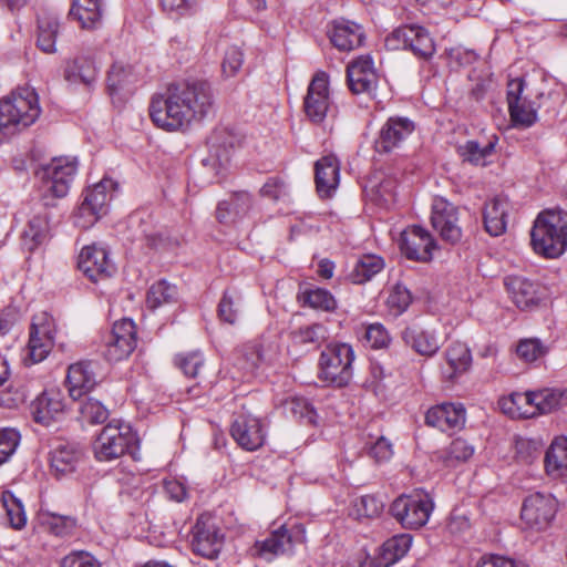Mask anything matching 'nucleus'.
Wrapping results in <instances>:
<instances>
[{"mask_svg":"<svg viewBox=\"0 0 567 567\" xmlns=\"http://www.w3.org/2000/svg\"><path fill=\"white\" fill-rule=\"evenodd\" d=\"M214 104L210 83L187 79L171 83L166 95H155L150 103L154 125L166 132L184 131L192 121L204 118Z\"/></svg>","mask_w":567,"mask_h":567,"instance_id":"1","label":"nucleus"},{"mask_svg":"<svg viewBox=\"0 0 567 567\" xmlns=\"http://www.w3.org/2000/svg\"><path fill=\"white\" fill-rule=\"evenodd\" d=\"M39 96L34 90L19 89L0 100V144L31 126L40 116Z\"/></svg>","mask_w":567,"mask_h":567,"instance_id":"2","label":"nucleus"},{"mask_svg":"<svg viewBox=\"0 0 567 567\" xmlns=\"http://www.w3.org/2000/svg\"><path fill=\"white\" fill-rule=\"evenodd\" d=\"M534 252L557 258L567 248V212L547 209L538 214L530 230Z\"/></svg>","mask_w":567,"mask_h":567,"instance_id":"3","label":"nucleus"},{"mask_svg":"<svg viewBox=\"0 0 567 567\" xmlns=\"http://www.w3.org/2000/svg\"><path fill=\"white\" fill-rule=\"evenodd\" d=\"M140 441L128 423L113 420L107 423L93 443L94 456L100 462H109L126 454L136 460Z\"/></svg>","mask_w":567,"mask_h":567,"instance_id":"4","label":"nucleus"},{"mask_svg":"<svg viewBox=\"0 0 567 567\" xmlns=\"http://www.w3.org/2000/svg\"><path fill=\"white\" fill-rule=\"evenodd\" d=\"M434 509L430 494L423 489H414L410 494H401L390 505L389 513L405 529L423 527Z\"/></svg>","mask_w":567,"mask_h":567,"instance_id":"5","label":"nucleus"},{"mask_svg":"<svg viewBox=\"0 0 567 567\" xmlns=\"http://www.w3.org/2000/svg\"><path fill=\"white\" fill-rule=\"evenodd\" d=\"M353 360L354 352L350 344H328L319 360L320 378L338 388L348 385L352 379Z\"/></svg>","mask_w":567,"mask_h":567,"instance_id":"6","label":"nucleus"},{"mask_svg":"<svg viewBox=\"0 0 567 567\" xmlns=\"http://www.w3.org/2000/svg\"><path fill=\"white\" fill-rule=\"evenodd\" d=\"M117 189V183L104 177L93 187H87L82 193V202L78 207L76 217H90L87 224L80 226L86 228L94 225L102 216L109 213V205Z\"/></svg>","mask_w":567,"mask_h":567,"instance_id":"7","label":"nucleus"},{"mask_svg":"<svg viewBox=\"0 0 567 567\" xmlns=\"http://www.w3.org/2000/svg\"><path fill=\"white\" fill-rule=\"evenodd\" d=\"M558 511V502L551 494L535 492L525 497L520 518L530 529H547Z\"/></svg>","mask_w":567,"mask_h":567,"instance_id":"8","label":"nucleus"},{"mask_svg":"<svg viewBox=\"0 0 567 567\" xmlns=\"http://www.w3.org/2000/svg\"><path fill=\"white\" fill-rule=\"evenodd\" d=\"M303 540L305 530L301 526L295 525L288 528L281 525L271 530L264 540H257L255 548L258 556L271 560L276 556L291 554L295 545Z\"/></svg>","mask_w":567,"mask_h":567,"instance_id":"9","label":"nucleus"},{"mask_svg":"<svg viewBox=\"0 0 567 567\" xmlns=\"http://www.w3.org/2000/svg\"><path fill=\"white\" fill-rule=\"evenodd\" d=\"M79 269L93 282L107 280L117 268L110 260V251L97 244L84 246L79 255Z\"/></svg>","mask_w":567,"mask_h":567,"instance_id":"10","label":"nucleus"},{"mask_svg":"<svg viewBox=\"0 0 567 567\" xmlns=\"http://www.w3.org/2000/svg\"><path fill=\"white\" fill-rule=\"evenodd\" d=\"M136 348V326L132 319L116 321L105 339L104 357L107 361L126 359Z\"/></svg>","mask_w":567,"mask_h":567,"instance_id":"11","label":"nucleus"},{"mask_svg":"<svg viewBox=\"0 0 567 567\" xmlns=\"http://www.w3.org/2000/svg\"><path fill=\"white\" fill-rule=\"evenodd\" d=\"M330 107L329 75L320 71L316 73L303 97V111L307 118L316 125L324 122Z\"/></svg>","mask_w":567,"mask_h":567,"instance_id":"12","label":"nucleus"},{"mask_svg":"<svg viewBox=\"0 0 567 567\" xmlns=\"http://www.w3.org/2000/svg\"><path fill=\"white\" fill-rule=\"evenodd\" d=\"M224 544V535L209 517L200 516L193 527L192 548L195 554L215 559Z\"/></svg>","mask_w":567,"mask_h":567,"instance_id":"13","label":"nucleus"},{"mask_svg":"<svg viewBox=\"0 0 567 567\" xmlns=\"http://www.w3.org/2000/svg\"><path fill=\"white\" fill-rule=\"evenodd\" d=\"M76 173V163L54 158L51 164L42 166L35 172L47 186V192L54 198L64 197Z\"/></svg>","mask_w":567,"mask_h":567,"instance_id":"14","label":"nucleus"},{"mask_svg":"<svg viewBox=\"0 0 567 567\" xmlns=\"http://www.w3.org/2000/svg\"><path fill=\"white\" fill-rule=\"evenodd\" d=\"M347 83L352 94L372 95L378 85L374 62L370 54H363L347 65Z\"/></svg>","mask_w":567,"mask_h":567,"instance_id":"15","label":"nucleus"},{"mask_svg":"<svg viewBox=\"0 0 567 567\" xmlns=\"http://www.w3.org/2000/svg\"><path fill=\"white\" fill-rule=\"evenodd\" d=\"M399 247L408 259L414 261H429L436 241L431 234L420 225H413L409 231L401 233Z\"/></svg>","mask_w":567,"mask_h":567,"instance_id":"16","label":"nucleus"},{"mask_svg":"<svg viewBox=\"0 0 567 567\" xmlns=\"http://www.w3.org/2000/svg\"><path fill=\"white\" fill-rule=\"evenodd\" d=\"M99 370V362L93 360L79 361L69 367L66 381L73 400H81L95 388L100 377Z\"/></svg>","mask_w":567,"mask_h":567,"instance_id":"17","label":"nucleus"},{"mask_svg":"<svg viewBox=\"0 0 567 567\" xmlns=\"http://www.w3.org/2000/svg\"><path fill=\"white\" fill-rule=\"evenodd\" d=\"M415 130V124L409 117L391 116L386 120L374 141V150L379 154H388L398 147L402 141Z\"/></svg>","mask_w":567,"mask_h":567,"instance_id":"18","label":"nucleus"},{"mask_svg":"<svg viewBox=\"0 0 567 567\" xmlns=\"http://www.w3.org/2000/svg\"><path fill=\"white\" fill-rule=\"evenodd\" d=\"M565 400V393L556 389H543L539 391H529L526 393H513V404L525 402L534 410L530 412L525 411L523 414L526 416H534L536 414H546L557 410Z\"/></svg>","mask_w":567,"mask_h":567,"instance_id":"19","label":"nucleus"},{"mask_svg":"<svg viewBox=\"0 0 567 567\" xmlns=\"http://www.w3.org/2000/svg\"><path fill=\"white\" fill-rule=\"evenodd\" d=\"M83 458L79 444L58 441L50 452V470L58 480L69 476L76 471Z\"/></svg>","mask_w":567,"mask_h":567,"instance_id":"20","label":"nucleus"},{"mask_svg":"<svg viewBox=\"0 0 567 567\" xmlns=\"http://www.w3.org/2000/svg\"><path fill=\"white\" fill-rule=\"evenodd\" d=\"M233 439L247 451H256L265 443L266 434L258 417L239 415L230 427Z\"/></svg>","mask_w":567,"mask_h":567,"instance_id":"21","label":"nucleus"},{"mask_svg":"<svg viewBox=\"0 0 567 567\" xmlns=\"http://www.w3.org/2000/svg\"><path fill=\"white\" fill-rule=\"evenodd\" d=\"M316 189L320 198H330L340 182V161L334 154H328L315 163Z\"/></svg>","mask_w":567,"mask_h":567,"instance_id":"22","label":"nucleus"},{"mask_svg":"<svg viewBox=\"0 0 567 567\" xmlns=\"http://www.w3.org/2000/svg\"><path fill=\"white\" fill-rule=\"evenodd\" d=\"M327 35L339 51H351L363 45L365 34L362 27L353 21L333 20Z\"/></svg>","mask_w":567,"mask_h":567,"instance_id":"23","label":"nucleus"},{"mask_svg":"<svg viewBox=\"0 0 567 567\" xmlns=\"http://www.w3.org/2000/svg\"><path fill=\"white\" fill-rule=\"evenodd\" d=\"M463 404L442 403L427 410L425 423L443 432L461 429L465 423Z\"/></svg>","mask_w":567,"mask_h":567,"instance_id":"24","label":"nucleus"},{"mask_svg":"<svg viewBox=\"0 0 567 567\" xmlns=\"http://www.w3.org/2000/svg\"><path fill=\"white\" fill-rule=\"evenodd\" d=\"M405 346L423 357H433L442 347V341L434 330L413 324L401 332Z\"/></svg>","mask_w":567,"mask_h":567,"instance_id":"25","label":"nucleus"},{"mask_svg":"<svg viewBox=\"0 0 567 567\" xmlns=\"http://www.w3.org/2000/svg\"><path fill=\"white\" fill-rule=\"evenodd\" d=\"M44 320V313L41 317H34L31 327L28 342V351L31 363L43 361L50 353L53 347V336L51 334L50 326L38 320Z\"/></svg>","mask_w":567,"mask_h":567,"instance_id":"26","label":"nucleus"},{"mask_svg":"<svg viewBox=\"0 0 567 567\" xmlns=\"http://www.w3.org/2000/svg\"><path fill=\"white\" fill-rule=\"evenodd\" d=\"M64 402L59 391H44L31 403V413L37 423L50 425L64 411Z\"/></svg>","mask_w":567,"mask_h":567,"instance_id":"27","label":"nucleus"},{"mask_svg":"<svg viewBox=\"0 0 567 567\" xmlns=\"http://www.w3.org/2000/svg\"><path fill=\"white\" fill-rule=\"evenodd\" d=\"M252 207V197L245 190L235 192L229 199L218 203L216 218L220 224L229 225L243 219Z\"/></svg>","mask_w":567,"mask_h":567,"instance_id":"28","label":"nucleus"},{"mask_svg":"<svg viewBox=\"0 0 567 567\" xmlns=\"http://www.w3.org/2000/svg\"><path fill=\"white\" fill-rule=\"evenodd\" d=\"M63 78L70 84L83 83L91 87L97 78V68L93 58L78 55L65 62Z\"/></svg>","mask_w":567,"mask_h":567,"instance_id":"29","label":"nucleus"},{"mask_svg":"<svg viewBox=\"0 0 567 567\" xmlns=\"http://www.w3.org/2000/svg\"><path fill=\"white\" fill-rule=\"evenodd\" d=\"M456 214L453 207L439 210L436 206L433 207L431 224L440 236L446 243L452 245L457 244L462 238V230L456 225Z\"/></svg>","mask_w":567,"mask_h":567,"instance_id":"30","label":"nucleus"},{"mask_svg":"<svg viewBox=\"0 0 567 567\" xmlns=\"http://www.w3.org/2000/svg\"><path fill=\"white\" fill-rule=\"evenodd\" d=\"M447 368L443 369V375L453 380L466 372L472 364V354L470 348L462 342H455L445 351Z\"/></svg>","mask_w":567,"mask_h":567,"instance_id":"31","label":"nucleus"},{"mask_svg":"<svg viewBox=\"0 0 567 567\" xmlns=\"http://www.w3.org/2000/svg\"><path fill=\"white\" fill-rule=\"evenodd\" d=\"M208 144L210 145V154L202 159V165L210 167L217 175L218 169L230 159L234 148L233 141L230 137L223 138L218 133H215L208 138Z\"/></svg>","mask_w":567,"mask_h":567,"instance_id":"32","label":"nucleus"},{"mask_svg":"<svg viewBox=\"0 0 567 567\" xmlns=\"http://www.w3.org/2000/svg\"><path fill=\"white\" fill-rule=\"evenodd\" d=\"M80 0H73L69 17L78 20L83 29H96L101 24L103 14V2L84 0V4L79 3Z\"/></svg>","mask_w":567,"mask_h":567,"instance_id":"33","label":"nucleus"},{"mask_svg":"<svg viewBox=\"0 0 567 567\" xmlns=\"http://www.w3.org/2000/svg\"><path fill=\"white\" fill-rule=\"evenodd\" d=\"M134 82L135 74L132 66L114 63L107 73L106 89L111 96L131 94Z\"/></svg>","mask_w":567,"mask_h":567,"instance_id":"34","label":"nucleus"},{"mask_svg":"<svg viewBox=\"0 0 567 567\" xmlns=\"http://www.w3.org/2000/svg\"><path fill=\"white\" fill-rule=\"evenodd\" d=\"M37 47L44 53L56 52V38L59 34L60 22L56 17L42 14L38 17Z\"/></svg>","mask_w":567,"mask_h":567,"instance_id":"35","label":"nucleus"},{"mask_svg":"<svg viewBox=\"0 0 567 567\" xmlns=\"http://www.w3.org/2000/svg\"><path fill=\"white\" fill-rule=\"evenodd\" d=\"M497 141L498 137L494 136L486 145L481 146L477 141L470 140L457 147V153L462 157L463 162H468L475 166H486V158L495 152Z\"/></svg>","mask_w":567,"mask_h":567,"instance_id":"36","label":"nucleus"},{"mask_svg":"<svg viewBox=\"0 0 567 567\" xmlns=\"http://www.w3.org/2000/svg\"><path fill=\"white\" fill-rule=\"evenodd\" d=\"M298 302L301 307H308L319 311L332 312L337 309V300L333 295L322 288L306 289L298 293Z\"/></svg>","mask_w":567,"mask_h":567,"instance_id":"37","label":"nucleus"},{"mask_svg":"<svg viewBox=\"0 0 567 567\" xmlns=\"http://www.w3.org/2000/svg\"><path fill=\"white\" fill-rule=\"evenodd\" d=\"M409 51L423 61H430L436 52L434 39L429 30L420 24L413 23V31L410 37Z\"/></svg>","mask_w":567,"mask_h":567,"instance_id":"38","label":"nucleus"},{"mask_svg":"<svg viewBox=\"0 0 567 567\" xmlns=\"http://www.w3.org/2000/svg\"><path fill=\"white\" fill-rule=\"evenodd\" d=\"M507 213L502 200L495 198L483 210L485 230L491 236H499L506 230Z\"/></svg>","mask_w":567,"mask_h":567,"instance_id":"39","label":"nucleus"},{"mask_svg":"<svg viewBox=\"0 0 567 567\" xmlns=\"http://www.w3.org/2000/svg\"><path fill=\"white\" fill-rule=\"evenodd\" d=\"M474 454V446L466 440L457 437L443 451L437 453V458L447 467H454L461 462H466Z\"/></svg>","mask_w":567,"mask_h":567,"instance_id":"40","label":"nucleus"},{"mask_svg":"<svg viewBox=\"0 0 567 567\" xmlns=\"http://www.w3.org/2000/svg\"><path fill=\"white\" fill-rule=\"evenodd\" d=\"M508 296L517 308L532 310L545 298L544 290H535V286H505Z\"/></svg>","mask_w":567,"mask_h":567,"instance_id":"41","label":"nucleus"},{"mask_svg":"<svg viewBox=\"0 0 567 567\" xmlns=\"http://www.w3.org/2000/svg\"><path fill=\"white\" fill-rule=\"evenodd\" d=\"M384 267V260L377 255H364L355 261L351 284H365Z\"/></svg>","mask_w":567,"mask_h":567,"instance_id":"42","label":"nucleus"},{"mask_svg":"<svg viewBox=\"0 0 567 567\" xmlns=\"http://www.w3.org/2000/svg\"><path fill=\"white\" fill-rule=\"evenodd\" d=\"M289 338L297 346H318L327 339V328L322 323H312L293 329Z\"/></svg>","mask_w":567,"mask_h":567,"instance_id":"43","label":"nucleus"},{"mask_svg":"<svg viewBox=\"0 0 567 567\" xmlns=\"http://www.w3.org/2000/svg\"><path fill=\"white\" fill-rule=\"evenodd\" d=\"M412 545V535L399 534L388 539L383 548V559L386 561L382 567L393 565L406 555Z\"/></svg>","mask_w":567,"mask_h":567,"instance_id":"44","label":"nucleus"},{"mask_svg":"<svg viewBox=\"0 0 567 567\" xmlns=\"http://www.w3.org/2000/svg\"><path fill=\"white\" fill-rule=\"evenodd\" d=\"M567 467V439L557 437L545 455V468L548 474H555Z\"/></svg>","mask_w":567,"mask_h":567,"instance_id":"45","label":"nucleus"},{"mask_svg":"<svg viewBox=\"0 0 567 567\" xmlns=\"http://www.w3.org/2000/svg\"><path fill=\"white\" fill-rule=\"evenodd\" d=\"M47 217L41 215L33 216L29 220L27 229L23 231V243L28 250L32 251L41 245L47 237Z\"/></svg>","mask_w":567,"mask_h":567,"instance_id":"46","label":"nucleus"},{"mask_svg":"<svg viewBox=\"0 0 567 567\" xmlns=\"http://www.w3.org/2000/svg\"><path fill=\"white\" fill-rule=\"evenodd\" d=\"M511 122L514 127L527 128L537 122V110L534 103L524 97L523 102L516 103V109L508 106Z\"/></svg>","mask_w":567,"mask_h":567,"instance_id":"47","label":"nucleus"},{"mask_svg":"<svg viewBox=\"0 0 567 567\" xmlns=\"http://www.w3.org/2000/svg\"><path fill=\"white\" fill-rule=\"evenodd\" d=\"M241 297L236 289H227L218 305L219 318L230 324L237 320Z\"/></svg>","mask_w":567,"mask_h":567,"instance_id":"48","label":"nucleus"},{"mask_svg":"<svg viewBox=\"0 0 567 567\" xmlns=\"http://www.w3.org/2000/svg\"><path fill=\"white\" fill-rule=\"evenodd\" d=\"M411 302L412 293L406 286H392L385 301L389 312L394 317L402 315Z\"/></svg>","mask_w":567,"mask_h":567,"instance_id":"49","label":"nucleus"},{"mask_svg":"<svg viewBox=\"0 0 567 567\" xmlns=\"http://www.w3.org/2000/svg\"><path fill=\"white\" fill-rule=\"evenodd\" d=\"M2 502L10 525L16 529H21L27 523L22 503L11 492H4L2 494Z\"/></svg>","mask_w":567,"mask_h":567,"instance_id":"50","label":"nucleus"},{"mask_svg":"<svg viewBox=\"0 0 567 567\" xmlns=\"http://www.w3.org/2000/svg\"><path fill=\"white\" fill-rule=\"evenodd\" d=\"M287 409L297 419L307 424L315 425L317 423V412L312 404L306 398H291L287 401Z\"/></svg>","mask_w":567,"mask_h":567,"instance_id":"51","label":"nucleus"},{"mask_svg":"<svg viewBox=\"0 0 567 567\" xmlns=\"http://www.w3.org/2000/svg\"><path fill=\"white\" fill-rule=\"evenodd\" d=\"M80 412L82 417L92 424L103 423L109 416L107 409L93 398H86L81 402Z\"/></svg>","mask_w":567,"mask_h":567,"instance_id":"52","label":"nucleus"},{"mask_svg":"<svg viewBox=\"0 0 567 567\" xmlns=\"http://www.w3.org/2000/svg\"><path fill=\"white\" fill-rule=\"evenodd\" d=\"M413 31V23L402 24L395 28L391 33L385 37L384 47L386 50H406L409 51L410 37Z\"/></svg>","mask_w":567,"mask_h":567,"instance_id":"53","label":"nucleus"},{"mask_svg":"<svg viewBox=\"0 0 567 567\" xmlns=\"http://www.w3.org/2000/svg\"><path fill=\"white\" fill-rule=\"evenodd\" d=\"M176 286H151L146 295L150 309H156L164 303L176 300Z\"/></svg>","mask_w":567,"mask_h":567,"instance_id":"54","label":"nucleus"},{"mask_svg":"<svg viewBox=\"0 0 567 567\" xmlns=\"http://www.w3.org/2000/svg\"><path fill=\"white\" fill-rule=\"evenodd\" d=\"M20 439L18 430L13 427L0 429V465L6 463L16 452Z\"/></svg>","mask_w":567,"mask_h":567,"instance_id":"55","label":"nucleus"},{"mask_svg":"<svg viewBox=\"0 0 567 567\" xmlns=\"http://www.w3.org/2000/svg\"><path fill=\"white\" fill-rule=\"evenodd\" d=\"M516 353L525 362H534L546 353V349L539 339L520 340L516 347Z\"/></svg>","mask_w":567,"mask_h":567,"instance_id":"56","label":"nucleus"},{"mask_svg":"<svg viewBox=\"0 0 567 567\" xmlns=\"http://www.w3.org/2000/svg\"><path fill=\"white\" fill-rule=\"evenodd\" d=\"M175 363L186 377L196 378L199 369L204 365V358L199 352L178 354L175 358Z\"/></svg>","mask_w":567,"mask_h":567,"instance_id":"57","label":"nucleus"},{"mask_svg":"<svg viewBox=\"0 0 567 567\" xmlns=\"http://www.w3.org/2000/svg\"><path fill=\"white\" fill-rule=\"evenodd\" d=\"M60 567H102L100 561L89 551L74 550L64 556Z\"/></svg>","mask_w":567,"mask_h":567,"instance_id":"58","label":"nucleus"},{"mask_svg":"<svg viewBox=\"0 0 567 567\" xmlns=\"http://www.w3.org/2000/svg\"><path fill=\"white\" fill-rule=\"evenodd\" d=\"M364 338L373 349L386 348L391 342V337L383 324L371 323L365 328Z\"/></svg>","mask_w":567,"mask_h":567,"instance_id":"59","label":"nucleus"},{"mask_svg":"<svg viewBox=\"0 0 567 567\" xmlns=\"http://www.w3.org/2000/svg\"><path fill=\"white\" fill-rule=\"evenodd\" d=\"M244 62V53L237 47H230L226 50L221 63L223 74L227 78L234 76L241 68Z\"/></svg>","mask_w":567,"mask_h":567,"instance_id":"60","label":"nucleus"},{"mask_svg":"<svg viewBox=\"0 0 567 567\" xmlns=\"http://www.w3.org/2000/svg\"><path fill=\"white\" fill-rule=\"evenodd\" d=\"M260 195L275 202L289 196L287 184L279 177H269L260 188Z\"/></svg>","mask_w":567,"mask_h":567,"instance_id":"61","label":"nucleus"},{"mask_svg":"<svg viewBox=\"0 0 567 567\" xmlns=\"http://www.w3.org/2000/svg\"><path fill=\"white\" fill-rule=\"evenodd\" d=\"M50 530L60 537L70 535L75 525V518L65 515L51 514L48 520Z\"/></svg>","mask_w":567,"mask_h":567,"instance_id":"62","label":"nucleus"},{"mask_svg":"<svg viewBox=\"0 0 567 567\" xmlns=\"http://www.w3.org/2000/svg\"><path fill=\"white\" fill-rule=\"evenodd\" d=\"M239 360L243 369L254 371L264 362L261 347L259 344L247 346Z\"/></svg>","mask_w":567,"mask_h":567,"instance_id":"63","label":"nucleus"},{"mask_svg":"<svg viewBox=\"0 0 567 567\" xmlns=\"http://www.w3.org/2000/svg\"><path fill=\"white\" fill-rule=\"evenodd\" d=\"M369 455L377 462H384L390 460L393 455L391 442L384 436L378 437L377 441L369 447Z\"/></svg>","mask_w":567,"mask_h":567,"instance_id":"64","label":"nucleus"}]
</instances>
